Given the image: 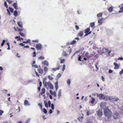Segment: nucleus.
Returning a JSON list of instances; mask_svg holds the SVG:
<instances>
[{"label":"nucleus","instance_id":"1","mask_svg":"<svg viewBox=\"0 0 123 123\" xmlns=\"http://www.w3.org/2000/svg\"><path fill=\"white\" fill-rule=\"evenodd\" d=\"M108 106L107 109H104V113L105 116L108 118L112 116V112L108 108Z\"/></svg>","mask_w":123,"mask_h":123},{"label":"nucleus","instance_id":"2","mask_svg":"<svg viewBox=\"0 0 123 123\" xmlns=\"http://www.w3.org/2000/svg\"><path fill=\"white\" fill-rule=\"evenodd\" d=\"M97 96L98 97L99 99L100 100L105 99L107 98V97L106 95H105L104 94L102 93L99 94H97Z\"/></svg>","mask_w":123,"mask_h":123},{"label":"nucleus","instance_id":"3","mask_svg":"<svg viewBox=\"0 0 123 123\" xmlns=\"http://www.w3.org/2000/svg\"><path fill=\"white\" fill-rule=\"evenodd\" d=\"M107 105V103L105 102H102L100 104V106L103 109H107V107H106V105Z\"/></svg>","mask_w":123,"mask_h":123},{"label":"nucleus","instance_id":"4","mask_svg":"<svg viewBox=\"0 0 123 123\" xmlns=\"http://www.w3.org/2000/svg\"><path fill=\"white\" fill-rule=\"evenodd\" d=\"M97 114L98 116L100 117L103 115V111L102 110H98L97 112Z\"/></svg>","mask_w":123,"mask_h":123},{"label":"nucleus","instance_id":"5","mask_svg":"<svg viewBox=\"0 0 123 123\" xmlns=\"http://www.w3.org/2000/svg\"><path fill=\"white\" fill-rule=\"evenodd\" d=\"M119 116V114L118 113L116 112L114 113L113 117L114 119H117L118 118Z\"/></svg>","mask_w":123,"mask_h":123},{"label":"nucleus","instance_id":"6","mask_svg":"<svg viewBox=\"0 0 123 123\" xmlns=\"http://www.w3.org/2000/svg\"><path fill=\"white\" fill-rule=\"evenodd\" d=\"M103 52H108V54L109 55L110 53L111 52V50L110 51L108 49L105 48H103Z\"/></svg>","mask_w":123,"mask_h":123},{"label":"nucleus","instance_id":"7","mask_svg":"<svg viewBox=\"0 0 123 123\" xmlns=\"http://www.w3.org/2000/svg\"><path fill=\"white\" fill-rule=\"evenodd\" d=\"M36 47L37 49L39 50L41 49L42 48V45L40 43L37 44Z\"/></svg>","mask_w":123,"mask_h":123},{"label":"nucleus","instance_id":"8","mask_svg":"<svg viewBox=\"0 0 123 123\" xmlns=\"http://www.w3.org/2000/svg\"><path fill=\"white\" fill-rule=\"evenodd\" d=\"M48 86L51 89H53V85L49 82H48Z\"/></svg>","mask_w":123,"mask_h":123},{"label":"nucleus","instance_id":"9","mask_svg":"<svg viewBox=\"0 0 123 123\" xmlns=\"http://www.w3.org/2000/svg\"><path fill=\"white\" fill-rule=\"evenodd\" d=\"M49 92L50 94L53 95H54V97H55L56 96V93L55 92H53L52 90H50Z\"/></svg>","mask_w":123,"mask_h":123},{"label":"nucleus","instance_id":"10","mask_svg":"<svg viewBox=\"0 0 123 123\" xmlns=\"http://www.w3.org/2000/svg\"><path fill=\"white\" fill-rule=\"evenodd\" d=\"M114 65L115 66L114 68L115 69H117L119 68V65L117 64L116 63L114 62Z\"/></svg>","mask_w":123,"mask_h":123},{"label":"nucleus","instance_id":"11","mask_svg":"<svg viewBox=\"0 0 123 123\" xmlns=\"http://www.w3.org/2000/svg\"><path fill=\"white\" fill-rule=\"evenodd\" d=\"M45 90L44 88H43L41 90V92H40V93L39 94V95H42L45 92Z\"/></svg>","mask_w":123,"mask_h":123},{"label":"nucleus","instance_id":"12","mask_svg":"<svg viewBox=\"0 0 123 123\" xmlns=\"http://www.w3.org/2000/svg\"><path fill=\"white\" fill-rule=\"evenodd\" d=\"M42 63L43 64L47 66H48L49 65L48 62L46 61H44L42 62Z\"/></svg>","mask_w":123,"mask_h":123},{"label":"nucleus","instance_id":"13","mask_svg":"<svg viewBox=\"0 0 123 123\" xmlns=\"http://www.w3.org/2000/svg\"><path fill=\"white\" fill-rule=\"evenodd\" d=\"M18 26L21 28H23V25L22 22L20 21L18 22L17 23Z\"/></svg>","mask_w":123,"mask_h":123},{"label":"nucleus","instance_id":"14","mask_svg":"<svg viewBox=\"0 0 123 123\" xmlns=\"http://www.w3.org/2000/svg\"><path fill=\"white\" fill-rule=\"evenodd\" d=\"M24 105L25 106H29L30 104L29 103L28 101L27 100H25L24 102Z\"/></svg>","mask_w":123,"mask_h":123},{"label":"nucleus","instance_id":"15","mask_svg":"<svg viewBox=\"0 0 123 123\" xmlns=\"http://www.w3.org/2000/svg\"><path fill=\"white\" fill-rule=\"evenodd\" d=\"M58 81H56L55 83V86L56 89V91L58 88Z\"/></svg>","mask_w":123,"mask_h":123},{"label":"nucleus","instance_id":"16","mask_svg":"<svg viewBox=\"0 0 123 123\" xmlns=\"http://www.w3.org/2000/svg\"><path fill=\"white\" fill-rule=\"evenodd\" d=\"M83 34V31H80L78 34V35L80 37H82Z\"/></svg>","mask_w":123,"mask_h":123},{"label":"nucleus","instance_id":"17","mask_svg":"<svg viewBox=\"0 0 123 123\" xmlns=\"http://www.w3.org/2000/svg\"><path fill=\"white\" fill-rule=\"evenodd\" d=\"M13 6L16 10H17L18 8H17V7H18V6L17 4L16 3H14L13 4Z\"/></svg>","mask_w":123,"mask_h":123},{"label":"nucleus","instance_id":"18","mask_svg":"<svg viewBox=\"0 0 123 123\" xmlns=\"http://www.w3.org/2000/svg\"><path fill=\"white\" fill-rule=\"evenodd\" d=\"M61 90H60L58 92V99H59L60 97L61 96Z\"/></svg>","mask_w":123,"mask_h":123},{"label":"nucleus","instance_id":"19","mask_svg":"<svg viewBox=\"0 0 123 123\" xmlns=\"http://www.w3.org/2000/svg\"><path fill=\"white\" fill-rule=\"evenodd\" d=\"M38 70L39 73L41 74H42V73L43 70V69H41V68H38Z\"/></svg>","mask_w":123,"mask_h":123},{"label":"nucleus","instance_id":"20","mask_svg":"<svg viewBox=\"0 0 123 123\" xmlns=\"http://www.w3.org/2000/svg\"><path fill=\"white\" fill-rule=\"evenodd\" d=\"M31 42V40L30 39H28L26 41H24L23 42V43H30Z\"/></svg>","mask_w":123,"mask_h":123},{"label":"nucleus","instance_id":"21","mask_svg":"<svg viewBox=\"0 0 123 123\" xmlns=\"http://www.w3.org/2000/svg\"><path fill=\"white\" fill-rule=\"evenodd\" d=\"M90 31V29L89 28H87L85 30V33L86 34L88 33Z\"/></svg>","mask_w":123,"mask_h":123},{"label":"nucleus","instance_id":"22","mask_svg":"<svg viewBox=\"0 0 123 123\" xmlns=\"http://www.w3.org/2000/svg\"><path fill=\"white\" fill-rule=\"evenodd\" d=\"M119 99L118 98H113L112 100L113 101H117Z\"/></svg>","mask_w":123,"mask_h":123},{"label":"nucleus","instance_id":"23","mask_svg":"<svg viewBox=\"0 0 123 123\" xmlns=\"http://www.w3.org/2000/svg\"><path fill=\"white\" fill-rule=\"evenodd\" d=\"M13 15L15 17L17 16L18 12L17 11H15L13 12Z\"/></svg>","mask_w":123,"mask_h":123},{"label":"nucleus","instance_id":"24","mask_svg":"<svg viewBox=\"0 0 123 123\" xmlns=\"http://www.w3.org/2000/svg\"><path fill=\"white\" fill-rule=\"evenodd\" d=\"M108 10L109 12H111L113 10V8L112 7H111L108 9Z\"/></svg>","mask_w":123,"mask_h":123},{"label":"nucleus","instance_id":"25","mask_svg":"<svg viewBox=\"0 0 123 123\" xmlns=\"http://www.w3.org/2000/svg\"><path fill=\"white\" fill-rule=\"evenodd\" d=\"M62 54L64 56H66L67 55V54L66 53V52L64 51H63Z\"/></svg>","mask_w":123,"mask_h":123},{"label":"nucleus","instance_id":"26","mask_svg":"<svg viewBox=\"0 0 123 123\" xmlns=\"http://www.w3.org/2000/svg\"><path fill=\"white\" fill-rule=\"evenodd\" d=\"M44 104L45 106L46 107V108H48V106L47 102L46 101H44Z\"/></svg>","mask_w":123,"mask_h":123},{"label":"nucleus","instance_id":"27","mask_svg":"<svg viewBox=\"0 0 123 123\" xmlns=\"http://www.w3.org/2000/svg\"><path fill=\"white\" fill-rule=\"evenodd\" d=\"M95 25V24L94 22H92L90 23V25L92 27H94Z\"/></svg>","mask_w":123,"mask_h":123},{"label":"nucleus","instance_id":"28","mask_svg":"<svg viewBox=\"0 0 123 123\" xmlns=\"http://www.w3.org/2000/svg\"><path fill=\"white\" fill-rule=\"evenodd\" d=\"M91 98H92V100L90 102L92 104H93L95 101V99L92 97H91Z\"/></svg>","mask_w":123,"mask_h":123},{"label":"nucleus","instance_id":"29","mask_svg":"<svg viewBox=\"0 0 123 123\" xmlns=\"http://www.w3.org/2000/svg\"><path fill=\"white\" fill-rule=\"evenodd\" d=\"M103 18H102L98 20V22L99 23H102L103 22Z\"/></svg>","mask_w":123,"mask_h":123},{"label":"nucleus","instance_id":"30","mask_svg":"<svg viewBox=\"0 0 123 123\" xmlns=\"http://www.w3.org/2000/svg\"><path fill=\"white\" fill-rule=\"evenodd\" d=\"M59 70V68H53L52 69V71H55L57 70Z\"/></svg>","mask_w":123,"mask_h":123},{"label":"nucleus","instance_id":"31","mask_svg":"<svg viewBox=\"0 0 123 123\" xmlns=\"http://www.w3.org/2000/svg\"><path fill=\"white\" fill-rule=\"evenodd\" d=\"M44 70L45 73H46L48 70V69L47 67H45L44 69Z\"/></svg>","mask_w":123,"mask_h":123},{"label":"nucleus","instance_id":"32","mask_svg":"<svg viewBox=\"0 0 123 123\" xmlns=\"http://www.w3.org/2000/svg\"><path fill=\"white\" fill-rule=\"evenodd\" d=\"M70 82H71L70 81V80L69 79H68L67 81V83L68 84V86H69L70 85Z\"/></svg>","mask_w":123,"mask_h":123},{"label":"nucleus","instance_id":"33","mask_svg":"<svg viewBox=\"0 0 123 123\" xmlns=\"http://www.w3.org/2000/svg\"><path fill=\"white\" fill-rule=\"evenodd\" d=\"M102 15V13H100L98 14L97 15V17H101Z\"/></svg>","mask_w":123,"mask_h":123},{"label":"nucleus","instance_id":"34","mask_svg":"<svg viewBox=\"0 0 123 123\" xmlns=\"http://www.w3.org/2000/svg\"><path fill=\"white\" fill-rule=\"evenodd\" d=\"M76 43V40H73L72 42L70 44H74Z\"/></svg>","mask_w":123,"mask_h":123},{"label":"nucleus","instance_id":"35","mask_svg":"<svg viewBox=\"0 0 123 123\" xmlns=\"http://www.w3.org/2000/svg\"><path fill=\"white\" fill-rule=\"evenodd\" d=\"M48 78L50 80H52L53 79V78L50 75H49L48 76Z\"/></svg>","mask_w":123,"mask_h":123},{"label":"nucleus","instance_id":"36","mask_svg":"<svg viewBox=\"0 0 123 123\" xmlns=\"http://www.w3.org/2000/svg\"><path fill=\"white\" fill-rule=\"evenodd\" d=\"M48 82H46L45 83L44 85V86L46 88L47 86H48Z\"/></svg>","mask_w":123,"mask_h":123},{"label":"nucleus","instance_id":"37","mask_svg":"<svg viewBox=\"0 0 123 123\" xmlns=\"http://www.w3.org/2000/svg\"><path fill=\"white\" fill-rule=\"evenodd\" d=\"M17 29L18 31L19 32H20L23 31V29H20L19 28H17Z\"/></svg>","mask_w":123,"mask_h":123},{"label":"nucleus","instance_id":"38","mask_svg":"<svg viewBox=\"0 0 123 123\" xmlns=\"http://www.w3.org/2000/svg\"><path fill=\"white\" fill-rule=\"evenodd\" d=\"M9 9L11 12L12 13L13 12V10L12 8L9 7Z\"/></svg>","mask_w":123,"mask_h":123},{"label":"nucleus","instance_id":"39","mask_svg":"<svg viewBox=\"0 0 123 123\" xmlns=\"http://www.w3.org/2000/svg\"><path fill=\"white\" fill-rule=\"evenodd\" d=\"M4 113V111L1 110H0V115H2V114Z\"/></svg>","mask_w":123,"mask_h":123},{"label":"nucleus","instance_id":"40","mask_svg":"<svg viewBox=\"0 0 123 123\" xmlns=\"http://www.w3.org/2000/svg\"><path fill=\"white\" fill-rule=\"evenodd\" d=\"M38 105L40 107V108L41 109H42V103H39Z\"/></svg>","mask_w":123,"mask_h":123},{"label":"nucleus","instance_id":"41","mask_svg":"<svg viewBox=\"0 0 123 123\" xmlns=\"http://www.w3.org/2000/svg\"><path fill=\"white\" fill-rule=\"evenodd\" d=\"M5 42V40H3V41H2V43L1 44V46H3L4 44V43Z\"/></svg>","mask_w":123,"mask_h":123},{"label":"nucleus","instance_id":"42","mask_svg":"<svg viewBox=\"0 0 123 123\" xmlns=\"http://www.w3.org/2000/svg\"><path fill=\"white\" fill-rule=\"evenodd\" d=\"M56 66L57 67V68H59V69L61 67V65L59 64L58 63L56 65Z\"/></svg>","mask_w":123,"mask_h":123},{"label":"nucleus","instance_id":"43","mask_svg":"<svg viewBox=\"0 0 123 123\" xmlns=\"http://www.w3.org/2000/svg\"><path fill=\"white\" fill-rule=\"evenodd\" d=\"M19 34L22 36L24 37L25 36L24 34L21 32H19Z\"/></svg>","mask_w":123,"mask_h":123},{"label":"nucleus","instance_id":"44","mask_svg":"<svg viewBox=\"0 0 123 123\" xmlns=\"http://www.w3.org/2000/svg\"><path fill=\"white\" fill-rule=\"evenodd\" d=\"M65 64H64L63 66V67L62 69V71H64L65 69Z\"/></svg>","mask_w":123,"mask_h":123},{"label":"nucleus","instance_id":"45","mask_svg":"<svg viewBox=\"0 0 123 123\" xmlns=\"http://www.w3.org/2000/svg\"><path fill=\"white\" fill-rule=\"evenodd\" d=\"M36 52L35 51H34V52L32 54L33 56V57H35L36 56Z\"/></svg>","mask_w":123,"mask_h":123},{"label":"nucleus","instance_id":"46","mask_svg":"<svg viewBox=\"0 0 123 123\" xmlns=\"http://www.w3.org/2000/svg\"><path fill=\"white\" fill-rule=\"evenodd\" d=\"M32 42H36V43H38L39 42V40H38L36 39V40H33Z\"/></svg>","mask_w":123,"mask_h":123},{"label":"nucleus","instance_id":"47","mask_svg":"<svg viewBox=\"0 0 123 123\" xmlns=\"http://www.w3.org/2000/svg\"><path fill=\"white\" fill-rule=\"evenodd\" d=\"M39 59H44V57L43 56H40L39 57Z\"/></svg>","mask_w":123,"mask_h":123},{"label":"nucleus","instance_id":"48","mask_svg":"<svg viewBox=\"0 0 123 123\" xmlns=\"http://www.w3.org/2000/svg\"><path fill=\"white\" fill-rule=\"evenodd\" d=\"M43 111L46 114V113H47V111L45 109V108L43 109Z\"/></svg>","mask_w":123,"mask_h":123},{"label":"nucleus","instance_id":"49","mask_svg":"<svg viewBox=\"0 0 123 123\" xmlns=\"http://www.w3.org/2000/svg\"><path fill=\"white\" fill-rule=\"evenodd\" d=\"M123 73V69L122 70L120 71L119 72V74L120 75H122Z\"/></svg>","mask_w":123,"mask_h":123},{"label":"nucleus","instance_id":"50","mask_svg":"<svg viewBox=\"0 0 123 123\" xmlns=\"http://www.w3.org/2000/svg\"><path fill=\"white\" fill-rule=\"evenodd\" d=\"M65 61V60L64 59H62L61 60V61H60V63H63Z\"/></svg>","mask_w":123,"mask_h":123},{"label":"nucleus","instance_id":"51","mask_svg":"<svg viewBox=\"0 0 123 123\" xmlns=\"http://www.w3.org/2000/svg\"><path fill=\"white\" fill-rule=\"evenodd\" d=\"M48 103L49 105V107H50L51 106V102L50 101H48Z\"/></svg>","mask_w":123,"mask_h":123},{"label":"nucleus","instance_id":"52","mask_svg":"<svg viewBox=\"0 0 123 123\" xmlns=\"http://www.w3.org/2000/svg\"><path fill=\"white\" fill-rule=\"evenodd\" d=\"M75 28L76 30H78L79 29V27L77 25H75Z\"/></svg>","mask_w":123,"mask_h":123},{"label":"nucleus","instance_id":"53","mask_svg":"<svg viewBox=\"0 0 123 123\" xmlns=\"http://www.w3.org/2000/svg\"><path fill=\"white\" fill-rule=\"evenodd\" d=\"M89 53L88 52H86L85 54V56L87 57H89Z\"/></svg>","mask_w":123,"mask_h":123},{"label":"nucleus","instance_id":"54","mask_svg":"<svg viewBox=\"0 0 123 123\" xmlns=\"http://www.w3.org/2000/svg\"><path fill=\"white\" fill-rule=\"evenodd\" d=\"M87 123H93V122L90 120H89L87 121Z\"/></svg>","mask_w":123,"mask_h":123},{"label":"nucleus","instance_id":"55","mask_svg":"<svg viewBox=\"0 0 123 123\" xmlns=\"http://www.w3.org/2000/svg\"><path fill=\"white\" fill-rule=\"evenodd\" d=\"M7 1L8 2V3L9 4H11L12 2V1H11V0H7Z\"/></svg>","mask_w":123,"mask_h":123},{"label":"nucleus","instance_id":"56","mask_svg":"<svg viewBox=\"0 0 123 123\" xmlns=\"http://www.w3.org/2000/svg\"><path fill=\"white\" fill-rule=\"evenodd\" d=\"M4 4L5 6L7 8L8 7V6L7 4V2L6 1H5L4 2Z\"/></svg>","mask_w":123,"mask_h":123},{"label":"nucleus","instance_id":"57","mask_svg":"<svg viewBox=\"0 0 123 123\" xmlns=\"http://www.w3.org/2000/svg\"><path fill=\"white\" fill-rule=\"evenodd\" d=\"M51 108L52 110H53L54 109V107L53 104H52L51 105Z\"/></svg>","mask_w":123,"mask_h":123},{"label":"nucleus","instance_id":"58","mask_svg":"<svg viewBox=\"0 0 123 123\" xmlns=\"http://www.w3.org/2000/svg\"><path fill=\"white\" fill-rule=\"evenodd\" d=\"M19 45H21L22 46H23L25 45V44H23V43H21L19 44Z\"/></svg>","mask_w":123,"mask_h":123},{"label":"nucleus","instance_id":"59","mask_svg":"<svg viewBox=\"0 0 123 123\" xmlns=\"http://www.w3.org/2000/svg\"><path fill=\"white\" fill-rule=\"evenodd\" d=\"M113 98L111 97H109L108 99L110 100H112Z\"/></svg>","mask_w":123,"mask_h":123},{"label":"nucleus","instance_id":"60","mask_svg":"<svg viewBox=\"0 0 123 123\" xmlns=\"http://www.w3.org/2000/svg\"><path fill=\"white\" fill-rule=\"evenodd\" d=\"M61 74L60 73H59L58 74H57V76L58 77H60L61 76Z\"/></svg>","mask_w":123,"mask_h":123},{"label":"nucleus","instance_id":"61","mask_svg":"<svg viewBox=\"0 0 123 123\" xmlns=\"http://www.w3.org/2000/svg\"><path fill=\"white\" fill-rule=\"evenodd\" d=\"M81 56H80L78 57V60L80 61H81Z\"/></svg>","mask_w":123,"mask_h":123},{"label":"nucleus","instance_id":"62","mask_svg":"<svg viewBox=\"0 0 123 123\" xmlns=\"http://www.w3.org/2000/svg\"><path fill=\"white\" fill-rule=\"evenodd\" d=\"M102 79L103 81H105V79L104 78L103 76H102Z\"/></svg>","mask_w":123,"mask_h":123},{"label":"nucleus","instance_id":"63","mask_svg":"<svg viewBox=\"0 0 123 123\" xmlns=\"http://www.w3.org/2000/svg\"><path fill=\"white\" fill-rule=\"evenodd\" d=\"M39 85L40 87H41L42 86V83L40 81L39 82Z\"/></svg>","mask_w":123,"mask_h":123},{"label":"nucleus","instance_id":"64","mask_svg":"<svg viewBox=\"0 0 123 123\" xmlns=\"http://www.w3.org/2000/svg\"><path fill=\"white\" fill-rule=\"evenodd\" d=\"M109 73H111L113 72V71L111 69H110L109 71Z\"/></svg>","mask_w":123,"mask_h":123}]
</instances>
